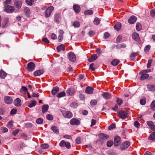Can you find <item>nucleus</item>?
<instances>
[{
    "mask_svg": "<svg viewBox=\"0 0 155 155\" xmlns=\"http://www.w3.org/2000/svg\"><path fill=\"white\" fill-rule=\"evenodd\" d=\"M120 62L118 59H114L111 62V64L114 66L117 65Z\"/></svg>",
    "mask_w": 155,
    "mask_h": 155,
    "instance_id": "obj_28",
    "label": "nucleus"
},
{
    "mask_svg": "<svg viewBox=\"0 0 155 155\" xmlns=\"http://www.w3.org/2000/svg\"><path fill=\"white\" fill-rule=\"evenodd\" d=\"M65 93L64 91H62L58 93L57 95V96L58 98H61L65 96Z\"/></svg>",
    "mask_w": 155,
    "mask_h": 155,
    "instance_id": "obj_34",
    "label": "nucleus"
},
{
    "mask_svg": "<svg viewBox=\"0 0 155 155\" xmlns=\"http://www.w3.org/2000/svg\"><path fill=\"white\" fill-rule=\"evenodd\" d=\"M66 92L67 94L70 95H72L75 93V92L74 91H71V89L69 88L66 91Z\"/></svg>",
    "mask_w": 155,
    "mask_h": 155,
    "instance_id": "obj_43",
    "label": "nucleus"
},
{
    "mask_svg": "<svg viewBox=\"0 0 155 155\" xmlns=\"http://www.w3.org/2000/svg\"><path fill=\"white\" fill-rule=\"evenodd\" d=\"M70 124L72 125H78L80 124V121L76 118H73L71 120Z\"/></svg>",
    "mask_w": 155,
    "mask_h": 155,
    "instance_id": "obj_9",
    "label": "nucleus"
},
{
    "mask_svg": "<svg viewBox=\"0 0 155 155\" xmlns=\"http://www.w3.org/2000/svg\"><path fill=\"white\" fill-rule=\"evenodd\" d=\"M93 88L90 87H86L85 92L87 93L91 94L93 93Z\"/></svg>",
    "mask_w": 155,
    "mask_h": 155,
    "instance_id": "obj_26",
    "label": "nucleus"
},
{
    "mask_svg": "<svg viewBox=\"0 0 155 155\" xmlns=\"http://www.w3.org/2000/svg\"><path fill=\"white\" fill-rule=\"evenodd\" d=\"M76 143L78 144H79L81 143V138L80 137H78L75 140Z\"/></svg>",
    "mask_w": 155,
    "mask_h": 155,
    "instance_id": "obj_57",
    "label": "nucleus"
},
{
    "mask_svg": "<svg viewBox=\"0 0 155 155\" xmlns=\"http://www.w3.org/2000/svg\"><path fill=\"white\" fill-rule=\"evenodd\" d=\"M137 19V17L134 15L131 16L128 20V22L130 24H133L136 21Z\"/></svg>",
    "mask_w": 155,
    "mask_h": 155,
    "instance_id": "obj_12",
    "label": "nucleus"
},
{
    "mask_svg": "<svg viewBox=\"0 0 155 155\" xmlns=\"http://www.w3.org/2000/svg\"><path fill=\"white\" fill-rule=\"evenodd\" d=\"M19 129H17L14 130L12 132V134L14 136H16L17 134L19 132Z\"/></svg>",
    "mask_w": 155,
    "mask_h": 155,
    "instance_id": "obj_61",
    "label": "nucleus"
},
{
    "mask_svg": "<svg viewBox=\"0 0 155 155\" xmlns=\"http://www.w3.org/2000/svg\"><path fill=\"white\" fill-rule=\"evenodd\" d=\"M72 25L75 28H78L80 26V24L78 21H76L72 23Z\"/></svg>",
    "mask_w": 155,
    "mask_h": 155,
    "instance_id": "obj_31",
    "label": "nucleus"
},
{
    "mask_svg": "<svg viewBox=\"0 0 155 155\" xmlns=\"http://www.w3.org/2000/svg\"><path fill=\"white\" fill-rule=\"evenodd\" d=\"M22 4L21 0H16L14 2V5L17 8H21Z\"/></svg>",
    "mask_w": 155,
    "mask_h": 155,
    "instance_id": "obj_10",
    "label": "nucleus"
},
{
    "mask_svg": "<svg viewBox=\"0 0 155 155\" xmlns=\"http://www.w3.org/2000/svg\"><path fill=\"white\" fill-rule=\"evenodd\" d=\"M152 60V59H149L148 61V63L147 65V67L148 68L150 67L151 65Z\"/></svg>",
    "mask_w": 155,
    "mask_h": 155,
    "instance_id": "obj_52",
    "label": "nucleus"
},
{
    "mask_svg": "<svg viewBox=\"0 0 155 155\" xmlns=\"http://www.w3.org/2000/svg\"><path fill=\"white\" fill-rule=\"evenodd\" d=\"M100 20L98 18H94V24L96 25H98L100 23Z\"/></svg>",
    "mask_w": 155,
    "mask_h": 155,
    "instance_id": "obj_39",
    "label": "nucleus"
},
{
    "mask_svg": "<svg viewBox=\"0 0 155 155\" xmlns=\"http://www.w3.org/2000/svg\"><path fill=\"white\" fill-rule=\"evenodd\" d=\"M54 9V7L53 6H51L47 8L45 12V15L46 18L49 17L51 13Z\"/></svg>",
    "mask_w": 155,
    "mask_h": 155,
    "instance_id": "obj_1",
    "label": "nucleus"
},
{
    "mask_svg": "<svg viewBox=\"0 0 155 155\" xmlns=\"http://www.w3.org/2000/svg\"><path fill=\"white\" fill-rule=\"evenodd\" d=\"M24 13L27 17H29L31 14V12L29 8L27 7L24 8Z\"/></svg>",
    "mask_w": 155,
    "mask_h": 155,
    "instance_id": "obj_16",
    "label": "nucleus"
},
{
    "mask_svg": "<svg viewBox=\"0 0 155 155\" xmlns=\"http://www.w3.org/2000/svg\"><path fill=\"white\" fill-rule=\"evenodd\" d=\"M15 8L13 6L6 5L5 6L4 10L7 12H12L15 10Z\"/></svg>",
    "mask_w": 155,
    "mask_h": 155,
    "instance_id": "obj_4",
    "label": "nucleus"
},
{
    "mask_svg": "<svg viewBox=\"0 0 155 155\" xmlns=\"http://www.w3.org/2000/svg\"><path fill=\"white\" fill-rule=\"evenodd\" d=\"M103 97L106 100L109 99L111 97V94L107 92H104L102 95Z\"/></svg>",
    "mask_w": 155,
    "mask_h": 155,
    "instance_id": "obj_19",
    "label": "nucleus"
},
{
    "mask_svg": "<svg viewBox=\"0 0 155 155\" xmlns=\"http://www.w3.org/2000/svg\"><path fill=\"white\" fill-rule=\"evenodd\" d=\"M97 58V54H93L91 57L88 59V61L89 62H92Z\"/></svg>",
    "mask_w": 155,
    "mask_h": 155,
    "instance_id": "obj_22",
    "label": "nucleus"
},
{
    "mask_svg": "<svg viewBox=\"0 0 155 155\" xmlns=\"http://www.w3.org/2000/svg\"><path fill=\"white\" fill-rule=\"evenodd\" d=\"M149 139L151 140H155V131L151 134L149 137Z\"/></svg>",
    "mask_w": 155,
    "mask_h": 155,
    "instance_id": "obj_33",
    "label": "nucleus"
},
{
    "mask_svg": "<svg viewBox=\"0 0 155 155\" xmlns=\"http://www.w3.org/2000/svg\"><path fill=\"white\" fill-rule=\"evenodd\" d=\"M96 53L98 54H101L102 53V51L101 49L100 48H97L96 50Z\"/></svg>",
    "mask_w": 155,
    "mask_h": 155,
    "instance_id": "obj_64",
    "label": "nucleus"
},
{
    "mask_svg": "<svg viewBox=\"0 0 155 155\" xmlns=\"http://www.w3.org/2000/svg\"><path fill=\"white\" fill-rule=\"evenodd\" d=\"M27 91V88L23 86L20 89V92L21 94H25Z\"/></svg>",
    "mask_w": 155,
    "mask_h": 155,
    "instance_id": "obj_30",
    "label": "nucleus"
},
{
    "mask_svg": "<svg viewBox=\"0 0 155 155\" xmlns=\"http://www.w3.org/2000/svg\"><path fill=\"white\" fill-rule=\"evenodd\" d=\"M54 17L55 22L58 23L60 22V19L61 18V14L58 13H56L54 15Z\"/></svg>",
    "mask_w": 155,
    "mask_h": 155,
    "instance_id": "obj_11",
    "label": "nucleus"
},
{
    "mask_svg": "<svg viewBox=\"0 0 155 155\" xmlns=\"http://www.w3.org/2000/svg\"><path fill=\"white\" fill-rule=\"evenodd\" d=\"M4 101L5 103L7 104H10L13 102V99L12 97L10 96H5L4 98Z\"/></svg>",
    "mask_w": 155,
    "mask_h": 155,
    "instance_id": "obj_7",
    "label": "nucleus"
},
{
    "mask_svg": "<svg viewBox=\"0 0 155 155\" xmlns=\"http://www.w3.org/2000/svg\"><path fill=\"white\" fill-rule=\"evenodd\" d=\"M6 73L3 71L1 70V78L4 79L6 76Z\"/></svg>",
    "mask_w": 155,
    "mask_h": 155,
    "instance_id": "obj_36",
    "label": "nucleus"
},
{
    "mask_svg": "<svg viewBox=\"0 0 155 155\" xmlns=\"http://www.w3.org/2000/svg\"><path fill=\"white\" fill-rule=\"evenodd\" d=\"M121 23L118 22L115 25L114 28L115 29L118 31L121 28Z\"/></svg>",
    "mask_w": 155,
    "mask_h": 155,
    "instance_id": "obj_25",
    "label": "nucleus"
},
{
    "mask_svg": "<svg viewBox=\"0 0 155 155\" xmlns=\"http://www.w3.org/2000/svg\"><path fill=\"white\" fill-rule=\"evenodd\" d=\"M150 46L149 45H147L145 48L144 51L145 52H148L149 50Z\"/></svg>",
    "mask_w": 155,
    "mask_h": 155,
    "instance_id": "obj_55",
    "label": "nucleus"
},
{
    "mask_svg": "<svg viewBox=\"0 0 155 155\" xmlns=\"http://www.w3.org/2000/svg\"><path fill=\"white\" fill-rule=\"evenodd\" d=\"M69 59L72 62H74L76 59V57L73 52H69L68 55Z\"/></svg>",
    "mask_w": 155,
    "mask_h": 155,
    "instance_id": "obj_5",
    "label": "nucleus"
},
{
    "mask_svg": "<svg viewBox=\"0 0 155 155\" xmlns=\"http://www.w3.org/2000/svg\"><path fill=\"white\" fill-rule=\"evenodd\" d=\"M150 107L152 110H155V100L153 101L151 103Z\"/></svg>",
    "mask_w": 155,
    "mask_h": 155,
    "instance_id": "obj_42",
    "label": "nucleus"
},
{
    "mask_svg": "<svg viewBox=\"0 0 155 155\" xmlns=\"http://www.w3.org/2000/svg\"><path fill=\"white\" fill-rule=\"evenodd\" d=\"M59 91V88L58 87H55L53 88L51 91L52 94L54 95Z\"/></svg>",
    "mask_w": 155,
    "mask_h": 155,
    "instance_id": "obj_27",
    "label": "nucleus"
},
{
    "mask_svg": "<svg viewBox=\"0 0 155 155\" xmlns=\"http://www.w3.org/2000/svg\"><path fill=\"white\" fill-rule=\"evenodd\" d=\"M126 45L124 44H122L118 45L117 46V48L118 49L124 48L126 47Z\"/></svg>",
    "mask_w": 155,
    "mask_h": 155,
    "instance_id": "obj_41",
    "label": "nucleus"
},
{
    "mask_svg": "<svg viewBox=\"0 0 155 155\" xmlns=\"http://www.w3.org/2000/svg\"><path fill=\"white\" fill-rule=\"evenodd\" d=\"M13 122L12 121H10L8 124V127L12 129L13 127Z\"/></svg>",
    "mask_w": 155,
    "mask_h": 155,
    "instance_id": "obj_45",
    "label": "nucleus"
},
{
    "mask_svg": "<svg viewBox=\"0 0 155 155\" xmlns=\"http://www.w3.org/2000/svg\"><path fill=\"white\" fill-rule=\"evenodd\" d=\"M73 8L74 11L77 13H78L80 12V8L78 5H74Z\"/></svg>",
    "mask_w": 155,
    "mask_h": 155,
    "instance_id": "obj_20",
    "label": "nucleus"
},
{
    "mask_svg": "<svg viewBox=\"0 0 155 155\" xmlns=\"http://www.w3.org/2000/svg\"><path fill=\"white\" fill-rule=\"evenodd\" d=\"M142 28L141 24L139 22H137L136 24V29L138 31H140Z\"/></svg>",
    "mask_w": 155,
    "mask_h": 155,
    "instance_id": "obj_38",
    "label": "nucleus"
},
{
    "mask_svg": "<svg viewBox=\"0 0 155 155\" xmlns=\"http://www.w3.org/2000/svg\"><path fill=\"white\" fill-rule=\"evenodd\" d=\"M148 90L149 91H155V86L148 84L147 85Z\"/></svg>",
    "mask_w": 155,
    "mask_h": 155,
    "instance_id": "obj_24",
    "label": "nucleus"
},
{
    "mask_svg": "<svg viewBox=\"0 0 155 155\" xmlns=\"http://www.w3.org/2000/svg\"><path fill=\"white\" fill-rule=\"evenodd\" d=\"M27 3L29 5H31L34 2V0H26Z\"/></svg>",
    "mask_w": 155,
    "mask_h": 155,
    "instance_id": "obj_49",
    "label": "nucleus"
},
{
    "mask_svg": "<svg viewBox=\"0 0 155 155\" xmlns=\"http://www.w3.org/2000/svg\"><path fill=\"white\" fill-rule=\"evenodd\" d=\"M41 147L44 149L48 148L49 147V145L47 144H43L41 145Z\"/></svg>",
    "mask_w": 155,
    "mask_h": 155,
    "instance_id": "obj_48",
    "label": "nucleus"
},
{
    "mask_svg": "<svg viewBox=\"0 0 155 155\" xmlns=\"http://www.w3.org/2000/svg\"><path fill=\"white\" fill-rule=\"evenodd\" d=\"M65 47L63 45H61L57 48V50L58 52L61 51V50L64 51L65 50Z\"/></svg>",
    "mask_w": 155,
    "mask_h": 155,
    "instance_id": "obj_23",
    "label": "nucleus"
},
{
    "mask_svg": "<svg viewBox=\"0 0 155 155\" xmlns=\"http://www.w3.org/2000/svg\"><path fill=\"white\" fill-rule=\"evenodd\" d=\"M123 101L120 98H117V104L118 105H120L122 103Z\"/></svg>",
    "mask_w": 155,
    "mask_h": 155,
    "instance_id": "obj_54",
    "label": "nucleus"
},
{
    "mask_svg": "<svg viewBox=\"0 0 155 155\" xmlns=\"http://www.w3.org/2000/svg\"><path fill=\"white\" fill-rule=\"evenodd\" d=\"M36 104V101L35 100L33 101H31V102L28 106L30 108H31L35 106Z\"/></svg>",
    "mask_w": 155,
    "mask_h": 155,
    "instance_id": "obj_40",
    "label": "nucleus"
},
{
    "mask_svg": "<svg viewBox=\"0 0 155 155\" xmlns=\"http://www.w3.org/2000/svg\"><path fill=\"white\" fill-rule=\"evenodd\" d=\"M35 64L32 62L28 63L27 66V68L29 71H31L35 68Z\"/></svg>",
    "mask_w": 155,
    "mask_h": 155,
    "instance_id": "obj_8",
    "label": "nucleus"
},
{
    "mask_svg": "<svg viewBox=\"0 0 155 155\" xmlns=\"http://www.w3.org/2000/svg\"><path fill=\"white\" fill-rule=\"evenodd\" d=\"M46 118L49 120H52L53 119V116L50 114H48L46 116Z\"/></svg>",
    "mask_w": 155,
    "mask_h": 155,
    "instance_id": "obj_46",
    "label": "nucleus"
},
{
    "mask_svg": "<svg viewBox=\"0 0 155 155\" xmlns=\"http://www.w3.org/2000/svg\"><path fill=\"white\" fill-rule=\"evenodd\" d=\"M94 64L93 63H92L90 65L89 69L91 71H93L95 70V68L94 67Z\"/></svg>",
    "mask_w": 155,
    "mask_h": 155,
    "instance_id": "obj_51",
    "label": "nucleus"
},
{
    "mask_svg": "<svg viewBox=\"0 0 155 155\" xmlns=\"http://www.w3.org/2000/svg\"><path fill=\"white\" fill-rule=\"evenodd\" d=\"M12 0H6L4 2V4L5 5V6L7 4H10L11 3Z\"/></svg>",
    "mask_w": 155,
    "mask_h": 155,
    "instance_id": "obj_62",
    "label": "nucleus"
},
{
    "mask_svg": "<svg viewBox=\"0 0 155 155\" xmlns=\"http://www.w3.org/2000/svg\"><path fill=\"white\" fill-rule=\"evenodd\" d=\"M14 105L17 107H19L21 106V100L20 98H16L14 101Z\"/></svg>",
    "mask_w": 155,
    "mask_h": 155,
    "instance_id": "obj_14",
    "label": "nucleus"
},
{
    "mask_svg": "<svg viewBox=\"0 0 155 155\" xmlns=\"http://www.w3.org/2000/svg\"><path fill=\"white\" fill-rule=\"evenodd\" d=\"M44 72V71L43 70H39L34 72V75L35 76H40L43 74Z\"/></svg>",
    "mask_w": 155,
    "mask_h": 155,
    "instance_id": "obj_17",
    "label": "nucleus"
},
{
    "mask_svg": "<svg viewBox=\"0 0 155 155\" xmlns=\"http://www.w3.org/2000/svg\"><path fill=\"white\" fill-rule=\"evenodd\" d=\"M115 127V124H112L108 127V129L109 130H111L112 129L114 128Z\"/></svg>",
    "mask_w": 155,
    "mask_h": 155,
    "instance_id": "obj_50",
    "label": "nucleus"
},
{
    "mask_svg": "<svg viewBox=\"0 0 155 155\" xmlns=\"http://www.w3.org/2000/svg\"><path fill=\"white\" fill-rule=\"evenodd\" d=\"M113 143L112 141H108L107 143V147H110L113 145Z\"/></svg>",
    "mask_w": 155,
    "mask_h": 155,
    "instance_id": "obj_47",
    "label": "nucleus"
},
{
    "mask_svg": "<svg viewBox=\"0 0 155 155\" xmlns=\"http://www.w3.org/2000/svg\"><path fill=\"white\" fill-rule=\"evenodd\" d=\"M150 14L151 16L152 17L155 16V9H152L150 12Z\"/></svg>",
    "mask_w": 155,
    "mask_h": 155,
    "instance_id": "obj_60",
    "label": "nucleus"
},
{
    "mask_svg": "<svg viewBox=\"0 0 155 155\" xmlns=\"http://www.w3.org/2000/svg\"><path fill=\"white\" fill-rule=\"evenodd\" d=\"M43 121V119L40 118H38L36 120V122L38 124H41Z\"/></svg>",
    "mask_w": 155,
    "mask_h": 155,
    "instance_id": "obj_59",
    "label": "nucleus"
},
{
    "mask_svg": "<svg viewBox=\"0 0 155 155\" xmlns=\"http://www.w3.org/2000/svg\"><path fill=\"white\" fill-rule=\"evenodd\" d=\"M140 123L138 121H135L134 123V126L137 128L139 127L140 126Z\"/></svg>",
    "mask_w": 155,
    "mask_h": 155,
    "instance_id": "obj_63",
    "label": "nucleus"
},
{
    "mask_svg": "<svg viewBox=\"0 0 155 155\" xmlns=\"http://www.w3.org/2000/svg\"><path fill=\"white\" fill-rule=\"evenodd\" d=\"M110 35L109 33L107 32H106L104 33V38L105 39H107L110 37Z\"/></svg>",
    "mask_w": 155,
    "mask_h": 155,
    "instance_id": "obj_53",
    "label": "nucleus"
},
{
    "mask_svg": "<svg viewBox=\"0 0 155 155\" xmlns=\"http://www.w3.org/2000/svg\"><path fill=\"white\" fill-rule=\"evenodd\" d=\"M93 12L92 10H88L85 11L84 12V14L86 15H91L93 14Z\"/></svg>",
    "mask_w": 155,
    "mask_h": 155,
    "instance_id": "obj_35",
    "label": "nucleus"
},
{
    "mask_svg": "<svg viewBox=\"0 0 155 155\" xmlns=\"http://www.w3.org/2000/svg\"><path fill=\"white\" fill-rule=\"evenodd\" d=\"M51 129L54 133L56 134H58L59 132L58 128L55 126H52L51 127Z\"/></svg>",
    "mask_w": 155,
    "mask_h": 155,
    "instance_id": "obj_37",
    "label": "nucleus"
},
{
    "mask_svg": "<svg viewBox=\"0 0 155 155\" xmlns=\"http://www.w3.org/2000/svg\"><path fill=\"white\" fill-rule=\"evenodd\" d=\"M64 147H65L67 149H70L71 147V146L70 143L68 142H66L65 141L64 143Z\"/></svg>",
    "mask_w": 155,
    "mask_h": 155,
    "instance_id": "obj_44",
    "label": "nucleus"
},
{
    "mask_svg": "<svg viewBox=\"0 0 155 155\" xmlns=\"http://www.w3.org/2000/svg\"><path fill=\"white\" fill-rule=\"evenodd\" d=\"M63 116L65 117L70 118L72 117V114L69 111L64 110L62 112Z\"/></svg>",
    "mask_w": 155,
    "mask_h": 155,
    "instance_id": "obj_6",
    "label": "nucleus"
},
{
    "mask_svg": "<svg viewBox=\"0 0 155 155\" xmlns=\"http://www.w3.org/2000/svg\"><path fill=\"white\" fill-rule=\"evenodd\" d=\"M130 145V143L128 141H125L122 143L120 147V150H124L126 149Z\"/></svg>",
    "mask_w": 155,
    "mask_h": 155,
    "instance_id": "obj_3",
    "label": "nucleus"
},
{
    "mask_svg": "<svg viewBox=\"0 0 155 155\" xmlns=\"http://www.w3.org/2000/svg\"><path fill=\"white\" fill-rule=\"evenodd\" d=\"M120 138L118 136H116L114 137V145L115 146H117L120 143Z\"/></svg>",
    "mask_w": 155,
    "mask_h": 155,
    "instance_id": "obj_13",
    "label": "nucleus"
},
{
    "mask_svg": "<svg viewBox=\"0 0 155 155\" xmlns=\"http://www.w3.org/2000/svg\"><path fill=\"white\" fill-rule=\"evenodd\" d=\"M91 104V105H95L97 104V101L95 100H92L90 102Z\"/></svg>",
    "mask_w": 155,
    "mask_h": 155,
    "instance_id": "obj_58",
    "label": "nucleus"
},
{
    "mask_svg": "<svg viewBox=\"0 0 155 155\" xmlns=\"http://www.w3.org/2000/svg\"><path fill=\"white\" fill-rule=\"evenodd\" d=\"M4 23L2 24V27L3 28H4L6 26V25L8 22L9 21V19L8 18H5L4 19Z\"/></svg>",
    "mask_w": 155,
    "mask_h": 155,
    "instance_id": "obj_32",
    "label": "nucleus"
},
{
    "mask_svg": "<svg viewBox=\"0 0 155 155\" xmlns=\"http://www.w3.org/2000/svg\"><path fill=\"white\" fill-rule=\"evenodd\" d=\"M140 74H141L140 77L141 80H145L148 78L149 76L148 74L145 73V72L142 73L141 71L140 73Z\"/></svg>",
    "mask_w": 155,
    "mask_h": 155,
    "instance_id": "obj_18",
    "label": "nucleus"
},
{
    "mask_svg": "<svg viewBox=\"0 0 155 155\" xmlns=\"http://www.w3.org/2000/svg\"><path fill=\"white\" fill-rule=\"evenodd\" d=\"M78 104L77 103H73L71 104V107L73 108H75L77 107Z\"/></svg>",
    "mask_w": 155,
    "mask_h": 155,
    "instance_id": "obj_56",
    "label": "nucleus"
},
{
    "mask_svg": "<svg viewBox=\"0 0 155 155\" xmlns=\"http://www.w3.org/2000/svg\"><path fill=\"white\" fill-rule=\"evenodd\" d=\"M132 37L134 40L137 41H139L140 39L139 34L137 33H134L132 35Z\"/></svg>",
    "mask_w": 155,
    "mask_h": 155,
    "instance_id": "obj_15",
    "label": "nucleus"
},
{
    "mask_svg": "<svg viewBox=\"0 0 155 155\" xmlns=\"http://www.w3.org/2000/svg\"><path fill=\"white\" fill-rule=\"evenodd\" d=\"M99 136L101 140H105L109 137V135L102 133L100 134Z\"/></svg>",
    "mask_w": 155,
    "mask_h": 155,
    "instance_id": "obj_21",
    "label": "nucleus"
},
{
    "mask_svg": "<svg viewBox=\"0 0 155 155\" xmlns=\"http://www.w3.org/2000/svg\"><path fill=\"white\" fill-rule=\"evenodd\" d=\"M128 116L127 113L124 110L120 111L118 114V116L122 119L126 118Z\"/></svg>",
    "mask_w": 155,
    "mask_h": 155,
    "instance_id": "obj_2",
    "label": "nucleus"
},
{
    "mask_svg": "<svg viewBox=\"0 0 155 155\" xmlns=\"http://www.w3.org/2000/svg\"><path fill=\"white\" fill-rule=\"evenodd\" d=\"M48 105H44L42 107V111L43 113L46 112L48 108Z\"/></svg>",
    "mask_w": 155,
    "mask_h": 155,
    "instance_id": "obj_29",
    "label": "nucleus"
}]
</instances>
